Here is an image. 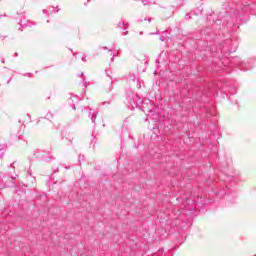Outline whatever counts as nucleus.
I'll list each match as a JSON object with an SVG mask.
<instances>
[{"label": "nucleus", "mask_w": 256, "mask_h": 256, "mask_svg": "<svg viewBox=\"0 0 256 256\" xmlns=\"http://www.w3.org/2000/svg\"><path fill=\"white\" fill-rule=\"evenodd\" d=\"M89 117L91 118L92 123H95V119H97V114H95V111L90 109Z\"/></svg>", "instance_id": "obj_1"}, {"label": "nucleus", "mask_w": 256, "mask_h": 256, "mask_svg": "<svg viewBox=\"0 0 256 256\" xmlns=\"http://www.w3.org/2000/svg\"><path fill=\"white\" fill-rule=\"evenodd\" d=\"M143 5H149L151 3V0H142Z\"/></svg>", "instance_id": "obj_2"}, {"label": "nucleus", "mask_w": 256, "mask_h": 256, "mask_svg": "<svg viewBox=\"0 0 256 256\" xmlns=\"http://www.w3.org/2000/svg\"><path fill=\"white\" fill-rule=\"evenodd\" d=\"M5 149H7L6 145H0V151H5Z\"/></svg>", "instance_id": "obj_3"}, {"label": "nucleus", "mask_w": 256, "mask_h": 256, "mask_svg": "<svg viewBox=\"0 0 256 256\" xmlns=\"http://www.w3.org/2000/svg\"><path fill=\"white\" fill-rule=\"evenodd\" d=\"M121 25H125V22L124 21L119 22L118 26L121 27Z\"/></svg>", "instance_id": "obj_4"}, {"label": "nucleus", "mask_w": 256, "mask_h": 256, "mask_svg": "<svg viewBox=\"0 0 256 256\" xmlns=\"http://www.w3.org/2000/svg\"><path fill=\"white\" fill-rule=\"evenodd\" d=\"M82 61H84V63H87V58L82 57Z\"/></svg>", "instance_id": "obj_5"}, {"label": "nucleus", "mask_w": 256, "mask_h": 256, "mask_svg": "<svg viewBox=\"0 0 256 256\" xmlns=\"http://www.w3.org/2000/svg\"><path fill=\"white\" fill-rule=\"evenodd\" d=\"M145 21H148V23H151L152 19L148 18V19H145Z\"/></svg>", "instance_id": "obj_6"}, {"label": "nucleus", "mask_w": 256, "mask_h": 256, "mask_svg": "<svg viewBox=\"0 0 256 256\" xmlns=\"http://www.w3.org/2000/svg\"><path fill=\"white\" fill-rule=\"evenodd\" d=\"M154 35H159V31H156V32L154 33Z\"/></svg>", "instance_id": "obj_7"}, {"label": "nucleus", "mask_w": 256, "mask_h": 256, "mask_svg": "<svg viewBox=\"0 0 256 256\" xmlns=\"http://www.w3.org/2000/svg\"><path fill=\"white\" fill-rule=\"evenodd\" d=\"M14 55H15V57H19V54L17 52Z\"/></svg>", "instance_id": "obj_8"}, {"label": "nucleus", "mask_w": 256, "mask_h": 256, "mask_svg": "<svg viewBox=\"0 0 256 256\" xmlns=\"http://www.w3.org/2000/svg\"><path fill=\"white\" fill-rule=\"evenodd\" d=\"M160 41H163V36H160Z\"/></svg>", "instance_id": "obj_9"}, {"label": "nucleus", "mask_w": 256, "mask_h": 256, "mask_svg": "<svg viewBox=\"0 0 256 256\" xmlns=\"http://www.w3.org/2000/svg\"><path fill=\"white\" fill-rule=\"evenodd\" d=\"M123 35H127V32L124 31V33H122Z\"/></svg>", "instance_id": "obj_10"}, {"label": "nucleus", "mask_w": 256, "mask_h": 256, "mask_svg": "<svg viewBox=\"0 0 256 256\" xmlns=\"http://www.w3.org/2000/svg\"><path fill=\"white\" fill-rule=\"evenodd\" d=\"M1 159H3V153L0 155Z\"/></svg>", "instance_id": "obj_11"}, {"label": "nucleus", "mask_w": 256, "mask_h": 256, "mask_svg": "<svg viewBox=\"0 0 256 256\" xmlns=\"http://www.w3.org/2000/svg\"><path fill=\"white\" fill-rule=\"evenodd\" d=\"M43 13H47V10H43Z\"/></svg>", "instance_id": "obj_12"}, {"label": "nucleus", "mask_w": 256, "mask_h": 256, "mask_svg": "<svg viewBox=\"0 0 256 256\" xmlns=\"http://www.w3.org/2000/svg\"><path fill=\"white\" fill-rule=\"evenodd\" d=\"M110 85H113V82H112V81L110 82Z\"/></svg>", "instance_id": "obj_13"}, {"label": "nucleus", "mask_w": 256, "mask_h": 256, "mask_svg": "<svg viewBox=\"0 0 256 256\" xmlns=\"http://www.w3.org/2000/svg\"><path fill=\"white\" fill-rule=\"evenodd\" d=\"M105 50H107V47H104Z\"/></svg>", "instance_id": "obj_14"}]
</instances>
